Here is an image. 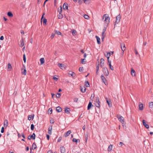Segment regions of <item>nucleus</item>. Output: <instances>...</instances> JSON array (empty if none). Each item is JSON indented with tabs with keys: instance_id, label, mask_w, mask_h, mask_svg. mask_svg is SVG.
<instances>
[{
	"instance_id": "1a4fd4ad",
	"label": "nucleus",
	"mask_w": 153,
	"mask_h": 153,
	"mask_svg": "<svg viewBox=\"0 0 153 153\" xmlns=\"http://www.w3.org/2000/svg\"><path fill=\"white\" fill-rule=\"evenodd\" d=\"M23 69H24V71H23L22 72V74L26 75L27 74V71L25 69V66H24L23 65V68H22V70Z\"/></svg>"
},
{
	"instance_id": "bb28decb",
	"label": "nucleus",
	"mask_w": 153,
	"mask_h": 153,
	"mask_svg": "<svg viewBox=\"0 0 153 153\" xmlns=\"http://www.w3.org/2000/svg\"><path fill=\"white\" fill-rule=\"evenodd\" d=\"M4 126L5 127H7L8 126V121L6 120L4 122Z\"/></svg>"
},
{
	"instance_id": "bf43d9fd",
	"label": "nucleus",
	"mask_w": 153,
	"mask_h": 153,
	"mask_svg": "<svg viewBox=\"0 0 153 153\" xmlns=\"http://www.w3.org/2000/svg\"><path fill=\"white\" fill-rule=\"evenodd\" d=\"M73 141L74 142H77V140L75 138H74L73 139Z\"/></svg>"
},
{
	"instance_id": "f704fd0d",
	"label": "nucleus",
	"mask_w": 153,
	"mask_h": 153,
	"mask_svg": "<svg viewBox=\"0 0 153 153\" xmlns=\"http://www.w3.org/2000/svg\"><path fill=\"white\" fill-rule=\"evenodd\" d=\"M32 148H33V149H35L36 148V146L35 143H34L33 144Z\"/></svg>"
},
{
	"instance_id": "3c124183",
	"label": "nucleus",
	"mask_w": 153,
	"mask_h": 153,
	"mask_svg": "<svg viewBox=\"0 0 153 153\" xmlns=\"http://www.w3.org/2000/svg\"><path fill=\"white\" fill-rule=\"evenodd\" d=\"M58 11L59 13H62V8L61 7H60V8L59 9H58Z\"/></svg>"
},
{
	"instance_id": "39448f33",
	"label": "nucleus",
	"mask_w": 153,
	"mask_h": 153,
	"mask_svg": "<svg viewBox=\"0 0 153 153\" xmlns=\"http://www.w3.org/2000/svg\"><path fill=\"white\" fill-rule=\"evenodd\" d=\"M58 65L61 69L62 70H64L65 69V66L63 64L59 63Z\"/></svg>"
},
{
	"instance_id": "aec40b11",
	"label": "nucleus",
	"mask_w": 153,
	"mask_h": 153,
	"mask_svg": "<svg viewBox=\"0 0 153 153\" xmlns=\"http://www.w3.org/2000/svg\"><path fill=\"white\" fill-rule=\"evenodd\" d=\"M12 69V66L10 63H8V65L7 70L8 71H11Z\"/></svg>"
},
{
	"instance_id": "412c9836",
	"label": "nucleus",
	"mask_w": 153,
	"mask_h": 153,
	"mask_svg": "<svg viewBox=\"0 0 153 153\" xmlns=\"http://www.w3.org/2000/svg\"><path fill=\"white\" fill-rule=\"evenodd\" d=\"M139 109L140 110H142L143 109V104L140 103L139 104Z\"/></svg>"
},
{
	"instance_id": "338daca9",
	"label": "nucleus",
	"mask_w": 153,
	"mask_h": 153,
	"mask_svg": "<svg viewBox=\"0 0 153 153\" xmlns=\"http://www.w3.org/2000/svg\"><path fill=\"white\" fill-rule=\"evenodd\" d=\"M61 140V137H59V138L58 140V142H60Z\"/></svg>"
},
{
	"instance_id": "0eeeda50",
	"label": "nucleus",
	"mask_w": 153,
	"mask_h": 153,
	"mask_svg": "<svg viewBox=\"0 0 153 153\" xmlns=\"http://www.w3.org/2000/svg\"><path fill=\"white\" fill-rule=\"evenodd\" d=\"M100 66L101 68H102L104 65V60L103 58H101L100 60Z\"/></svg>"
},
{
	"instance_id": "4468645a",
	"label": "nucleus",
	"mask_w": 153,
	"mask_h": 153,
	"mask_svg": "<svg viewBox=\"0 0 153 153\" xmlns=\"http://www.w3.org/2000/svg\"><path fill=\"white\" fill-rule=\"evenodd\" d=\"M63 8L64 10H66L68 8V6H67V4L66 3H65L64 4L63 6Z\"/></svg>"
},
{
	"instance_id": "79ce46f5",
	"label": "nucleus",
	"mask_w": 153,
	"mask_h": 153,
	"mask_svg": "<svg viewBox=\"0 0 153 153\" xmlns=\"http://www.w3.org/2000/svg\"><path fill=\"white\" fill-rule=\"evenodd\" d=\"M47 22V19H46L45 18H44L43 20V23L44 24H45V25L46 24V22Z\"/></svg>"
},
{
	"instance_id": "6e6d98bb",
	"label": "nucleus",
	"mask_w": 153,
	"mask_h": 153,
	"mask_svg": "<svg viewBox=\"0 0 153 153\" xmlns=\"http://www.w3.org/2000/svg\"><path fill=\"white\" fill-rule=\"evenodd\" d=\"M105 36H106V35H105V32H102V36L105 37Z\"/></svg>"
},
{
	"instance_id": "6ab92c4d",
	"label": "nucleus",
	"mask_w": 153,
	"mask_h": 153,
	"mask_svg": "<svg viewBox=\"0 0 153 153\" xmlns=\"http://www.w3.org/2000/svg\"><path fill=\"white\" fill-rule=\"evenodd\" d=\"M96 38L97 39V42L98 44H100L101 43V42L100 41V38L97 36H96Z\"/></svg>"
},
{
	"instance_id": "a19ab883",
	"label": "nucleus",
	"mask_w": 153,
	"mask_h": 153,
	"mask_svg": "<svg viewBox=\"0 0 153 153\" xmlns=\"http://www.w3.org/2000/svg\"><path fill=\"white\" fill-rule=\"evenodd\" d=\"M109 66L111 70H114L113 67L111 65V64H110H110H109Z\"/></svg>"
},
{
	"instance_id": "dca6fc26",
	"label": "nucleus",
	"mask_w": 153,
	"mask_h": 153,
	"mask_svg": "<svg viewBox=\"0 0 153 153\" xmlns=\"http://www.w3.org/2000/svg\"><path fill=\"white\" fill-rule=\"evenodd\" d=\"M62 108L59 106H58L56 108V110L57 112H60L62 111Z\"/></svg>"
},
{
	"instance_id": "e433bc0d",
	"label": "nucleus",
	"mask_w": 153,
	"mask_h": 153,
	"mask_svg": "<svg viewBox=\"0 0 153 153\" xmlns=\"http://www.w3.org/2000/svg\"><path fill=\"white\" fill-rule=\"evenodd\" d=\"M110 56V53H107L106 55H105L106 57L108 59Z\"/></svg>"
},
{
	"instance_id": "4d7b16f0",
	"label": "nucleus",
	"mask_w": 153,
	"mask_h": 153,
	"mask_svg": "<svg viewBox=\"0 0 153 153\" xmlns=\"http://www.w3.org/2000/svg\"><path fill=\"white\" fill-rule=\"evenodd\" d=\"M4 127H2L1 130V132L3 133L4 132Z\"/></svg>"
},
{
	"instance_id": "9d476101",
	"label": "nucleus",
	"mask_w": 153,
	"mask_h": 153,
	"mask_svg": "<svg viewBox=\"0 0 153 153\" xmlns=\"http://www.w3.org/2000/svg\"><path fill=\"white\" fill-rule=\"evenodd\" d=\"M121 47L122 51H124L126 49L125 44L123 43L121 44Z\"/></svg>"
},
{
	"instance_id": "9b49d317",
	"label": "nucleus",
	"mask_w": 153,
	"mask_h": 153,
	"mask_svg": "<svg viewBox=\"0 0 153 153\" xmlns=\"http://www.w3.org/2000/svg\"><path fill=\"white\" fill-rule=\"evenodd\" d=\"M60 152L61 153H65V148L63 146L61 147L60 148Z\"/></svg>"
},
{
	"instance_id": "f257e3e1",
	"label": "nucleus",
	"mask_w": 153,
	"mask_h": 153,
	"mask_svg": "<svg viewBox=\"0 0 153 153\" xmlns=\"http://www.w3.org/2000/svg\"><path fill=\"white\" fill-rule=\"evenodd\" d=\"M110 18L107 14L103 15L102 20H104L105 25L107 27L109 22Z\"/></svg>"
},
{
	"instance_id": "58836bf2",
	"label": "nucleus",
	"mask_w": 153,
	"mask_h": 153,
	"mask_svg": "<svg viewBox=\"0 0 153 153\" xmlns=\"http://www.w3.org/2000/svg\"><path fill=\"white\" fill-rule=\"evenodd\" d=\"M98 63H99V62H98ZM99 66H100L99 63H98V65L97 66V67H96V71H97V72H98V71L99 69Z\"/></svg>"
},
{
	"instance_id": "e2e57ef3",
	"label": "nucleus",
	"mask_w": 153,
	"mask_h": 153,
	"mask_svg": "<svg viewBox=\"0 0 153 153\" xmlns=\"http://www.w3.org/2000/svg\"><path fill=\"white\" fill-rule=\"evenodd\" d=\"M46 137H47V139L48 140H49V138H50V136H49V135L47 134L46 135Z\"/></svg>"
},
{
	"instance_id": "f03ea898",
	"label": "nucleus",
	"mask_w": 153,
	"mask_h": 153,
	"mask_svg": "<svg viewBox=\"0 0 153 153\" xmlns=\"http://www.w3.org/2000/svg\"><path fill=\"white\" fill-rule=\"evenodd\" d=\"M117 117L119 120L122 124L124 123V118L120 115L118 114L117 115Z\"/></svg>"
},
{
	"instance_id": "b1692460",
	"label": "nucleus",
	"mask_w": 153,
	"mask_h": 153,
	"mask_svg": "<svg viewBox=\"0 0 153 153\" xmlns=\"http://www.w3.org/2000/svg\"><path fill=\"white\" fill-rule=\"evenodd\" d=\"M69 74L71 76L73 77H75V75L74 72L71 71L69 73Z\"/></svg>"
},
{
	"instance_id": "a878e982",
	"label": "nucleus",
	"mask_w": 153,
	"mask_h": 153,
	"mask_svg": "<svg viewBox=\"0 0 153 153\" xmlns=\"http://www.w3.org/2000/svg\"><path fill=\"white\" fill-rule=\"evenodd\" d=\"M92 105L91 102H89L88 106V109H90Z\"/></svg>"
},
{
	"instance_id": "0e129e2a",
	"label": "nucleus",
	"mask_w": 153,
	"mask_h": 153,
	"mask_svg": "<svg viewBox=\"0 0 153 153\" xmlns=\"http://www.w3.org/2000/svg\"><path fill=\"white\" fill-rule=\"evenodd\" d=\"M47 153H53V152L52 150H50L48 151L47 152Z\"/></svg>"
},
{
	"instance_id": "8fccbe9b",
	"label": "nucleus",
	"mask_w": 153,
	"mask_h": 153,
	"mask_svg": "<svg viewBox=\"0 0 153 153\" xmlns=\"http://www.w3.org/2000/svg\"><path fill=\"white\" fill-rule=\"evenodd\" d=\"M78 99L77 98H74V102H76L78 101Z\"/></svg>"
},
{
	"instance_id": "13d9d810",
	"label": "nucleus",
	"mask_w": 153,
	"mask_h": 153,
	"mask_svg": "<svg viewBox=\"0 0 153 153\" xmlns=\"http://www.w3.org/2000/svg\"><path fill=\"white\" fill-rule=\"evenodd\" d=\"M82 0H79L78 2L79 4H81L82 3Z\"/></svg>"
},
{
	"instance_id": "c9c22d12",
	"label": "nucleus",
	"mask_w": 153,
	"mask_h": 153,
	"mask_svg": "<svg viewBox=\"0 0 153 153\" xmlns=\"http://www.w3.org/2000/svg\"><path fill=\"white\" fill-rule=\"evenodd\" d=\"M72 33L73 35L74 36H75L76 34V31L75 30H72Z\"/></svg>"
},
{
	"instance_id": "f8f14e48",
	"label": "nucleus",
	"mask_w": 153,
	"mask_h": 153,
	"mask_svg": "<svg viewBox=\"0 0 153 153\" xmlns=\"http://www.w3.org/2000/svg\"><path fill=\"white\" fill-rule=\"evenodd\" d=\"M71 130H69L67 132H66L64 135V137H66L69 135L71 133Z\"/></svg>"
},
{
	"instance_id": "393cba45",
	"label": "nucleus",
	"mask_w": 153,
	"mask_h": 153,
	"mask_svg": "<svg viewBox=\"0 0 153 153\" xmlns=\"http://www.w3.org/2000/svg\"><path fill=\"white\" fill-rule=\"evenodd\" d=\"M20 42L21 43V44L20 45V47H22L24 45V42L23 40L22 39L20 41Z\"/></svg>"
},
{
	"instance_id": "20e7f679",
	"label": "nucleus",
	"mask_w": 153,
	"mask_h": 153,
	"mask_svg": "<svg viewBox=\"0 0 153 153\" xmlns=\"http://www.w3.org/2000/svg\"><path fill=\"white\" fill-rule=\"evenodd\" d=\"M95 100H96V102L95 103V105H96V106L97 107L99 108L100 107V101L99 98H98V97H96Z\"/></svg>"
},
{
	"instance_id": "6e6552de",
	"label": "nucleus",
	"mask_w": 153,
	"mask_h": 153,
	"mask_svg": "<svg viewBox=\"0 0 153 153\" xmlns=\"http://www.w3.org/2000/svg\"><path fill=\"white\" fill-rule=\"evenodd\" d=\"M143 126H145L146 128H149V126L148 124H146V121L144 120H143Z\"/></svg>"
},
{
	"instance_id": "864d4df0",
	"label": "nucleus",
	"mask_w": 153,
	"mask_h": 153,
	"mask_svg": "<svg viewBox=\"0 0 153 153\" xmlns=\"http://www.w3.org/2000/svg\"><path fill=\"white\" fill-rule=\"evenodd\" d=\"M28 139L29 140H30L31 139H32V135H29L28 137Z\"/></svg>"
},
{
	"instance_id": "a211bd4d",
	"label": "nucleus",
	"mask_w": 153,
	"mask_h": 153,
	"mask_svg": "<svg viewBox=\"0 0 153 153\" xmlns=\"http://www.w3.org/2000/svg\"><path fill=\"white\" fill-rule=\"evenodd\" d=\"M101 79L102 80V81L104 83H105L106 82V79H105V78L104 77V76L102 75L101 76Z\"/></svg>"
},
{
	"instance_id": "052dcab7",
	"label": "nucleus",
	"mask_w": 153,
	"mask_h": 153,
	"mask_svg": "<svg viewBox=\"0 0 153 153\" xmlns=\"http://www.w3.org/2000/svg\"><path fill=\"white\" fill-rule=\"evenodd\" d=\"M48 133L49 134H52V131L51 130H48Z\"/></svg>"
},
{
	"instance_id": "c756f323",
	"label": "nucleus",
	"mask_w": 153,
	"mask_h": 153,
	"mask_svg": "<svg viewBox=\"0 0 153 153\" xmlns=\"http://www.w3.org/2000/svg\"><path fill=\"white\" fill-rule=\"evenodd\" d=\"M55 34H56L58 35H62V33L59 31L55 30Z\"/></svg>"
},
{
	"instance_id": "473e14b6",
	"label": "nucleus",
	"mask_w": 153,
	"mask_h": 153,
	"mask_svg": "<svg viewBox=\"0 0 153 153\" xmlns=\"http://www.w3.org/2000/svg\"><path fill=\"white\" fill-rule=\"evenodd\" d=\"M85 4H89L90 3V1L89 0H83Z\"/></svg>"
},
{
	"instance_id": "a18cd8bd",
	"label": "nucleus",
	"mask_w": 153,
	"mask_h": 153,
	"mask_svg": "<svg viewBox=\"0 0 153 153\" xmlns=\"http://www.w3.org/2000/svg\"><path fill=\"white\" fill-rule=\"evenodd\" d=\"M83 70V68L82 67H80L79 68V70L80 72H82Z\"/></svg>"
},
{
	"instance_id": "2f4dec72",
	"label": "nucleus",
	"mask_w": 153,
	"mask_h": 153,
	"mask_svg": "<svg viewBox=\"0 0 153 153\" xmlns=\"http://www.w3.org/2000/svg\"><path fill=\"white\" fill-rule=\"evenodd\" d=\"M106 102H107V103L109 106V107H111V102L110 101H109L108 100H107Z\"/></svg>"
},
{
	"instance_id": "f3484780",
	"label": "nucleus",
	"mask_w": 153,
	"mask_h": 153,
	"mask_svg": "<svg viewBox=\"0 0 153 153\" xmlns=\"http://www.w3.org/2000/svg\"><path fill=\"white\" fill-rule=\"evenodd\" d=\"M131 74L133 76H135V72L134 69H131Z\"/></svg>"
},
{
	"instance_id": "774afa93",
	"label": "nucleus",
	"mask_w": 153,
	"mask_h": 153,
	"mask_svg": "<svg viewBox=\"0 0 153 153\" xmlns=\"http://www.w3.org/2000/svg\"><path fill=\"white\" fill-rule=\"evenodd\" d=\"M53 79L54 80H57L58 79V78L56 77L55 76L53 77Z\"/></svg>"
},
{
	"instance_id": "423d86ee",
	"label": "nucleus",
	"mask_w": 153,
	"mask_h": 153,
	"mask_svg": "<svg viewBox=\"0 0 153 153\" xmlns=\"http://www.w3.org/2000/svg\"><path fill=\"white\" fill-rule=\"evenodd\" d=\"M121 16L120 15H118L116 17L115 23L118 24L120 21Z\"/></svg>"
},
{
	"instance_id": "603ef678",
	"label": "nucleus",
	"mask_w": 153,
	"mask_h": 153,
	"mask_svg": "<svg viewBox=\"0 0 153 153\" xmlns=\"http://www.w3.org/2000/svg\"><path fill=\"white\" fill-rule=\"evenodd\" d=\"M55 35V33H52L51 34V38L52 39L54 37Z\"/></svg>"
},
{
	"instance_id": "69168bd1",
	"label": "nucleus",
	"mask_w": 153,
	"mask_h": 153,
	"mask_svg": "<svg viewBox=\"0 0 153 153\" xmlns=\"http://www.w3.org/2000/svg\"><path fill=\"white\" fill-rule=\"evenodd\" d=\"M135 53L136 55H137L138 54V52L136 51V49L135 50Z\"/></svg>"
},
{
	"instance_id": "4c0bfd02",
	"label": "nucleus",
	"mask_w": 153,
	"mask_h": 153,
	"mask_svg": "<svg viewBox=\"0 0 153 153\" xmlns=\"http://www.w3.org/2000/svg\"><path fill=\"white\" fill-rule=\"evenodd\" d=\"M85 86L87 87H89V84L88 82V81L85 82Z\"/></svg>"
},
{
	"instance_id": "c85d7f7f",
	"label": "nucleus",
	"mask_w": 153,
	"mask_h": 153,
	"mask_svg": "<svg viewBox=\"0 0 153 153\" xmlns=\"http://www.w3.org/2000/svg\"><path fill=\"white\" fill-rule=\"evenodd\" d=\"M149 107L151 108H153V102H151L149 103Z\"/></svg>"
},
{
	"instance_id": "cd10ccee",
	"label": "nucleus",
	"mask_w": 153,
	"mask_h": 153,
	"mask_svg": "<svg viewBox=\"0 0 153 153\" xmlns=\"http://www.w3.org/2000/svg\"><path fill=\"white\" fill-rule=\"evenodd\" d=\"M61 13H59V14L58 15V18L59 19H61L63 17V15Z\"/></svg>"
},
{
	"instance_id": "4be33fe9",
	"label": "nucleus",
	"mask_w": 153,
	"mask_h": 153,
	"mask_svg": "<svg viewBox=\"0 0 153 153\" xmlns=\"http://www.w3.org/2000/svg\"><path fill=\"white\" fill-rule=\"evenodd\" d=\"M70 109L69 108H65V113L67 114H69L70 113Z\"/></svg>"
},
{
	"instance_id": "49530a36",
	"label": "nucleus",
	"mask_w": 153,
	"mask_h": 153,
	"mask_svg": "<svg viewBox=\"0 0 153 153\" xmlns=\"http://www.w3.org/2000/svg\"><path fill=\"white\" fill-rule=\"evenodd\" d=\"M23 60H24V62H25L26 61V59L25 56V54H24L23 55Z\"/></svg>"
},
{
	"instance_id": "7c9ffc66",
	"label": "nucleus",
	"mask_w": 153,
	"mask_h": 153,
	"mask_svg": "<svg viewBox=\"0 0 153 153\" xmlns=\"http://www.w3.org/2000/svg\"><path fill=\"white\" fill-rule=\"evenodd\" d=\"M40 61L41 62V64H42L44 63L45 60L44 58H41L40 59Z\"/></svg>"
},
{
	"instance_id": "680f3d73",
	"label": "nucleus",
	"mask_w": 153,
	"mask_h": 153,
	"mask_svg": "<svg viewBox=\"0 0 153 153\" xmlns=\"http://www.w3.org/2000/svg\"><path fill=\"white\" fill-rule=\"evenodd\" d=\"M4 38L3 36H1L0 38V40H2L4 39Z\"/></svg>"
},
{
	"instance_id": "37998d69",
	"label": "nucleus",
	"mask_w": 153,
	"mask_h": 153,
	"mask_svg": "<svg viewBox=\"0 0 153 153\" xmlns=\"http://www.w3.org/2000/svg\"><path fill=\"white\" fill-rule=\"evenodd\" d=\"M84 17V18L86 19H88L89 18V16L87 15H85Z\"/></svg>"
},
{
	"instance_id": "5fc2aeb1",
	"label": "nucleus",
	"mask_w": 153,
	"mask_h": 153,
	"mask_svg": "<svg viewBox=\"0 0 153 153\" xmlns=\"http://www.w3.org/2000/svg\"><path fill=\"white\" fill-rule=\"evenodd\" d=\"M50 123L52 124L53 123H54V121L53 119H51V120H50Z\"/></svg>"
},
{
	"instance_id": "ea45409f",
	"label": "nucleus",
	"mask_w": 153,
	"mask_h": 153,
	"mask_svg": "<svg viewBox=\"0 0 153 153\" xmlns=\"http://www.w3.org/2000/svg\"><path fill=\"white\" fill-rule=\"evenodd\" d=\"M85 60V59H82L81 61V63L82 64H85L86 62Z\"/></svg>"
},
{
	"instance_id": "09e8293b",
	"label": "nucleus",
	"mask_w": 153,
	"mask_h": 153,
	"mask_svg": "<svg viewBox=\"0 0 153 153\" xmlns=\"http://www.w3.org/2000/svg\"><path fill=\"white\" fill-rule=\"evenodd\" d=\"M31 129L32 130H33L34 129V126L33 124H32L31 125Z\"/></svg>"
},
{
	"instance_id": "de8ad7c7",
	"label": "nucleus",
	"mask_w": 153,
	"mask_h": 153,
	"mask_svg": "<svg viewBox=\"0 0 153 153\" xmlns=\"http://www.w3.org/2000/svg\"><path fill=\"white\" fill-rule=\"evenodd\" d=\"M32 139L33 140L35 139V137H36L35 134V133H33V134H32Z\"/></svg>"
},
{
	"instance_id": "7ed1b4c3",
	"label": "nucleus",
	"mask_w": 153,
	"mask_h": 153,
	"mask_svg": "<svg viewBox=\"0 0 153 153\" xmlns=\"http://www.w3.org/2000/svg\"><path fill=\"white\" fill-rule=\"evenodd\" d=\"M102 71L105 76H107L108 75L109 73L108 70L107 68L104 67L103 68Z\"/></svg>"
},
{
	"instance_id": "5701e85b",
	"label": "nucleus",
	"mask_w": 153,
	"mask_h": 153,
	"mask_svg": "<svg viewBox=\"0 0 153 153\" xmlns=\"http://www.w3.org/2000/svg\"><path fill=\"white\" fill-rule=\"evenodd\" d=\"M113 146L112 145H110L108 147V151H111L112 149Z\"/></svg>"
},
{
	"instance_id": "72a5a7b5",
	"label": "nucleus",
	"mask_w": 153,
	"mask_h": 153,
	"mask_svg": "<svg viewBox=\"0 0 153 153\" xmlns=\"http://www.w3.org/2000/svg\"><path fill=\"white\" fill-rule=\"evenodd\" d=\"M7 15L10 17H12L13 16V15L12 13L11 12H8L7 13Z\"/></svg>"
},
{
	"instance_id": "c03bdc74",
	"label": "nucleus",
	"mask_w": 153,
	"mask_h": 153,
	"mask_svg": "<svg viewBox=\"0 0 153 153\" xmlns=\"http://www.w3.org/2000/svg\"><path fill=\"white\" fill-rule=\"evenodd\" d=\"M61 96V94L60 93H57V94L56 95V97L57 98H59L60 97V96Z\"/></svg>"
},
{
	"instance_id": "2eb2a0df",
	"label": "nucleus",
	"mask_w": 153,
	"mask_h": 153,
	"mask_svg": "<svg viewBox=\"0 0 153 153\" xmlns=\"http://www.w3.org/2000/svg\"><path fill=\"white\" fill-rule=\"evenodd\" d=\"M34 114H32L31 115H29L28 116V119L29 120H30L31 119V118H32V120L34 118Z\"/></svg>"
},
{
	"instance_id": "ddd939ff",
	"label": "nucleus",
	"mask_w": 153,
	"mask_h": 153,
	"mask_svg": "<svg viewBox=\"0 0 153 153\" xmlns=\"http://www.w3.org/2000/svg\"><path fill=\"white\" fill-rule=\"evenodd\" d=\"M80 91L83 92L84 93L85 91L86 88L85 87H80Z\"/></svg>"
}]
</instances>
